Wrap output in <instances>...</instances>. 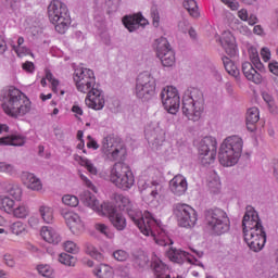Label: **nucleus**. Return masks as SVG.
Masks as SVG:
<instances>
[{
    "mask_svg": "<svg viewBox=\"0 0 278 278\" xmlns=\"http://www.w3.org/2000/svg\"><path fill=\"white\" fill-rule=\"evenodd\" d=\"M243 238L249 249L254 253H260L266 247V230L260 219V214L251 205L245 207L242 219Z\"/></svg>",
    "mask_w": 278,
    "mask_h": 278,
    "instance_id": "f257e3e1",
    "label": "nucleus"
},
{
    "mask_svg": "<svg viewBox=\"0 0 278 278\" xmlns=\"http://www.w3.org/2000/svg\"><path fill=\"white\" fill-rule=\"evenodd\" d=\"M130 220L135 223L136 227L143 233V236H152L154 238L156 244L160 247H166L168 244H173V240L168 239L166 237V231L162 226H160V223L153 218V215L150 214L149 216H143L142 211L136 210V208H128L126 211Z\"/></svg>",
    "mask_w": 278,
    "mask_h": 278,
    "instance_id": "f03ea898",
    "label": "nucleus"
},
{
    "mask_svg": "<svg viewBox=\"0 0 278 278\" xmlns=\"http://www.w3.org/2000/svg\"><path fill=\"white\" fill-rule=\"evenodd\" d=\"M1 99L3 112L12 118H18V116H25L31 112V101L15 87L3 89Z\"/></svg>",
    "mask_w": 278,
    "mask_h": 278,
    "instance_id": "7ed1b4c3",
    "label": "nucleus"
},
{
    "mask_svg": "<svg viewBox=\"0 0 278 278\" xmlns=\"http://www.w3.org/2000/svg\"><path fill=\"white\" fill-rule=\"evenodd\" d=\"M244 141L239 136L227 137L220 144L218 161L222 166H236L242 157Z\"/></svg>",
    "mask_w": 278,
    "mask_h": 278,
    "instance_id": "20e7f679",
    "label": "nucleus"
},
{
    "mask_svg": "<svg viewBox=\"0 0 278 278\" xmlns=\"http://www.w3.org/2000/svg\"><path fill=\"white\" fill-rule=\"evenodd\" d=\"M204 225L213 236H223V233H227L231 229L229 215L220 207L204 211Z\"/></svg>",
    "mask_w": 278,
    "mask_h": 278,
    "instance_id": "39448f33",
    "label": "nucleus"
},
{
    "mask_svg": "<svg viewBox=\"0 0 278 278\" xmlns=\"http://www.w3.org/2000/svg\"><path fill=\"white\" fill-rule=\"evenodd\" d=\"M205 99L203 92L198 88L188 89L182 97V114L187 116L189 121L197 123L203 114V105Z\"/></svg>",
    "mask_w": 278,
    "mask_h": 278,
    "instance_id": "423d86ee",
    "label": "nucleus"
},
{
    "mask_svg": "<svg viewBox=\"0 0 278 278\" xmlns=\"http://www.w3.org/2000/svg\"><path fill=\"white\" fill-rule=\"evenodd\" d=\"M48 17L50 23L54 25L58 34H66L68 27H71V14L68 13V7L60 0H53L48 5Z\"/></svg>",
    "mask_w": 278,
    "mask_h": 278,
    "instance_id": "0eeeda50",
    "label": "nucleus"
},
{
    "mask_svg": "<svg viewBox=\"0 0 278 278\" xmlns=\"http://www.w3.org/2000/svg\"><path fill=\"white\" fill-rule=\"evenodd\" d=\"M110 179L116 188L121 190H129L134 186L136 179L134 173L129 170V166L123 163H115L111 168Z\"/></svg>",
    "mask_w": 278,
    "mask_h": 278,
    "instance_id": "6e6552de",
    "label": "nucleus"
},
{
    "mask_svg": "<svg viewBox=\"0 0 278 278\" xmlns=\"http://www.w3.org/2000/svg\"><path fill=\"white\" fill-rule=\"evenodd\" d=\"M173 215L178 223V227H184L185 229H192L197 225V220H199L197 211L186 203L174 204Z\"/></svg>",
    "mask_w": 278,
    "mask_h": 278,
    "instance_id": "1a4fd4ad",
    "label": "nucleus"
},
{
    "mask_svg": "<svg viewBox=\"0 0 278 278\" xmlns=\"http://www.w3.org/2000/svg\"><path fill=\"white\" fill-rule=\"evenodd\" d=\"M74 81L77 91L83 92V94H89V92H92L93 88H100L99 84H97L94 72L90 68H76L74 73Z\"/></svg>",
    "mask_w": 278,
    "mask_h": 278,
    "instance_id": "9d476101",
    "label": "nucleus"
},
{
    "mask_svg": "<svg viewBox=\"0 0 278 278\" xmlns=\"http://www.w3.org/2000/svg\"><path fill=\"white\" fill-rule=\"evenodd\" d=\"M217 150L218 142L214 137L206 136L199 142L198 153L204 166L214 163V160H216Z\"/></svg>",
    "mask_w": 278,
    "mask_h": 278,
    "instance_id": "9b49d317",
    "label": "nucleus"
},
{
    "mask_svg": "<svg viewBox=\"0 0 278 278\" xmlns=\"http://www.w3.org/2000/svg\"><path fill=\"white\" fill-rule=\"evenodd\" d=\"M153 47L156 51V56L159 58L163 66H175V51L173 50V48H170L168 39H166L165 37H161L154 41Z\"/></svg>",
    "mask_w": 278,
    "mask_h": 278,
    "instance_id": "f8f14e48",
    "label": "nucleus"
},
{
    "mask_svg": "<svg viewBox=\"0 0 278 278\" xmlns=\"http://www.w3.org/2000/svg\"><path fill=\"white\" fill-rule=\"evenodd\" d=\"M161 101L163 103L164 110L168 114H177L179 112V105L181 104V99L179 98V92L177 88L173 86L164 87L160 93Z\"/></svg>",
    "mask_w": 278,
    "mask_h": 278,
    "instance_id": "ddd939ff",
    "label": "nucleus"
},
{
    "mask_svg": "<svg viewBox=\"0 0 278 278\" xmlns=\"http://www.w3.org/2000/svg\"><path fill=\"white\" fill-rule=\"evenodd\" d=\"M109 216L110 223L117 231H125L127 228V219L123 213L118 212L111 203H104V213L102 216Z\"/></svg>",
    "mask_w": 278,
    "mask_h": 278,
    "instance_id": "4468645a",
    "label": "nucleus"
},
{
    "mask_svg": "<svg viewBox=\"0 0 278 278\" xmlns=\"http://www.w3.org/2000/svg\"><path fill=\"white\" fill-rule=\"evenodd\" d=\"M166 255L170 262H174V264H184V261L187 260L189 264H195L197 266H201V268H204L203 263L199 262L195 256L190 255V253L186 251H181L175 248H170Z\"/></svg>",
    "mask_w": 278,
    "mask_h": 278,
    "instance_id": "2eb2a0df",
    "label": "nucleus"
},
{
    "mask_svg": "<svg viewBox=\"0 0 278 278\" xmlns=\"http://www.w3.org/2000/svg\"><path fill=\"white\" fill-rule=\"evenodd\" d=\"M87 108L91 110H103L105 108V98H103V91L100 88H93L85 99Z\"/></svg>",
    "mask_w": 278,
    "mask_h": 278,
    "instance_id": "dca6fc26",
    "label": "nucleus"
},
{
    "mask_svg": "<svg viewBox=\"0 0 278 278\" xmlns=\"http://www.w3.org/2000/svg\"><path fill=\"white\" fill-rule=\"evenodd\" d=\"M80 201L81 203H84V205L90 207L91 210H93V212H97V214H100V216L105 214V203H99V200H97V197H94L92 192L83 191L80 193Z\"/></svg>",
    "mask_w": 278,
    "mask_h": 278,
    "instance_id": "f3484780",
    "label": "nucleus"
},
{
    "mask_svg": "<svg viewBox=\"0 0 278 278\" xmlns=\"http://www.w3.org/2000/svg\"><path fill=\"white\" fill-rule=\"evenodd\" d=\"M123 23L126 29L132 33L140 29V27H147V25H149V20L144 18L141 13H137L134 15H126L123 18Z\"/></svg>",
    "mask_w": 278,
    "mask_h": 278,
    "instance_id": "a211bd4d",
    "label": "nucleus"
},
{
    "mask_svg": "<svg viewBox=\"0 0 278 278\" xmlns=\"http://www.w3.org/2000/svg\"><path fill=\"white\" fill-rule=\"evenodd\" d=\"M169 190L175 197H184L188 191V180L182 175H176L169 181Z\"/></svg>",
    "mask_w": 278,
    "mask_h": 278,
    "instance_id": "6ab92c4d",
    "label": "nucleus"
},
{
    "mask_svg": "<svg viewBox=\"0 0 278 278\" xmlns=\"http://www.w3.org/2000/svg\"><path fill=\"white\" fill-rule=\"evenodd\" d=\"M62 216L73 233H77V231H84V222H81V217H79L78 214L71 211H63Z\"/></svg>",
    "mask_w": 278,
    "mask_h": 278,
    "instance_id": "aec40b11",
    "label": "nucleus"
},
{
    "mask_svg": "<svg viewBox=\"0 0 278 278\" xmlns=\"http://www.w3.org/2000/svg\"><path fill=\"white\" fill-rule=\"evenodd\" d=\"M222 46L224 47L229 58H236L238 55V46H236V37L231 33H226L222 39Z\"/></svg>",
    "mask_w": 278,
    "mask_h": 278,
    "instance_id": "412c9836",
    "label": "nucleus"
},
{
    "mask_svg": "<svg viewBox=\"0 0 278 278\" xmlns=\"http://www.w3.org/2000/svg\"><path fill=\"white\" fill-rule=\"evenodd\" d=\"M242 73L248 81H253V84L262 83V74L257 73V70H255L251 62H244L242 64Z\"/></svg>",
    "mask_w": 278,
    "mask_h": 278,
    "instance_id": "4be33fe9",
    "label": "nucleus"
},
{
    "mask_svg": "<svg viewBox=\"0 0 278 278\" xmlns=\"http://www.w3.org/2000/svg\"><path fill=\"white\" fill-rule=\"evenodd\" d=\"M40 235L49 244H60V242H62V237L52 227L43 226Z\"/></svg>",
    "mask_w": 278,
    "mask_h": 278,
    "instance_id": "5701e85b",
    "label": "nucleus"
},
{
    "mask_svg": "<svg viewBox=\"0 0 278 278\" xmlns=\"http://www.w3.org/2000/svg\"><path fill=\"white\" fill-rule=\"evenodd\" d=\"M258 122H260V109L255 106L249 109L245 117L248 131H255V129H257Z\"/></svg>",
    "mask_w": 278,
    "mask_h": 278,
    "instance_id": "b1692460",
    "label": "nucleus"
},
{
    "mask_svg": "<svg viewBox=\"0 0 278 278\" xmlns=\"http://www.w3.org/2000/svg\"><path fill=\"white\" fill-rule=\"evenodd\" d=\"M25 142V137L21 135H12L0 138V147H23Z\"/></svg>",
    "mask_w": 278,
    "mask_h": 278,
    "instance_id": "393cba45",
    "label": "nucleus"
},
{
    "mask_svg": "<svg viewBox=\"0 0 278 278\" xmlns=\"http://www.w3.org/2000/svg\"><path fill=\"white\" fill-rule=\"evenodd\" d=\"M136 88H155V78L149 72L140 73L136 79Z\"/></svg>",
    "mask_w": 278,
    "mask_h": 278,
    "instance_id": "a878e982",
    "label": "nucleus"
},
{
    "mask_svg": "<svg viewBox=\"0 0 278 278\" xmlns=\"http://www.w3.org/2000/svg\"><path fill=\"white\" fill-rule=\"evenodd\" d=\"M222 62L224 64L225 70L227 71V73L229 75H231L232 77H235L236 81H240V70H238V66H236V64H233V61L227 56H223L222 58Z\"/></svg>",
    "mask_w": 278,
    "mask_h": 278,
    "instance_id": "bb28decb",
    "label": "nucleus"
},
{
    "mask_svg": "<svg viewBox=\"0 0 278 278\" xmlns=\"http://www.w3.org/2000/svg\"><path fill=\"white\" fill-rule=\"evenodd\" d=\"M135 94L142 101H149L155 94V87H135Z\"/></svg>",
    "mask_w": 278,
    "mask_h": 278,
    "instance_id": "cd10ccee",
    "label": "nucleus"
},
{
    "mask_svg": "<svg viewBox=\"0 0 278 278\" xmlns=\"http://www.w3.org/2000/svg\"><path fill=\"white\" fill-rule=\"evenodd\" d=\"M93 274L99 278H113L114 270L106 264H102L93 269Z\"/></svg>",
    "mask_w": 278,
    "mask_h": 278,
    "instance_id": "c85d7f7f",
    "label": "nucleus"
},
{
    "mask_svg": "<svg viewBox=\"0 0 278 278\" xmlns=\"http://www.w3.org/2000/svg\"><path fill=\"white\" fill-rule=\"evenodd\" d=\"M182 5L192 18H199V16H201V13L199 12V4H197L194 0H186Z\"/></svg>",
    "mask_w": 278,
    "mask_h": 278,
    "instance_id": "c756f323",
    "label": "nucleus"
},
{
    "mask_svg": "<svg viewBox=\"0 0 278 278\" xmlns=\"http://www.w3.org/2000/svg\"><path fill=\"white\" fill-rule=\"evenodd\" d=\"M114 142H116V140L114 139V137H112V135L106 136L103 140H102V148L101 151L102 153H104V155H110V153L112 152V150L116 147L114 144Z\"/></svg>",
    "mask_w": 278,
    "mask_h": 278,
    "instance_id": "7c9ffc66",
    "label": "nucleus"
},
{
    "mask_svg": "<svg viewBox=\"0 0 278 278\" xmlns=\"http://www.w3.org/2000/svg\"><path fill=\"white\" fill-rule=\"evenodd\" d=\"M39 214L43 223H47L48 225H51V223H53V208L47 205H41L39 207Z\"/></svg>",
    "mask_w": 278,
    "mask_h": 278,
    "instance_id": "2f4dec72",
    "label": "nucleus"
},
{
    "mask_svg": "<svg viewBox=\"0 0 278 278\" xmlns=\"http://www.w3.org/2000/svg\"><path fill=\"white\" fill-rule=\"evenodd\" d=\"M126 153L127 151L125 148H123V146H115L109 155H106V157L112 162H116L117 160H121V157H123Z\"/></svg>",
    "mask_w": 278,
    "mask_h": 278,
    "instance_id": "473e14b6",
    "label": "nucleus"
},
{
    "mask_svg": "<svg viewBox=\"0 0 278 278\" xmlns=\"http://www.w3.org/2000/svg\"><path fill=\"white\" fill-rule=\"evenodd\" d=\"M0 210L7 212V214H12V210H14V200L10 199V197L0 198Z\"/></svg>",
    "mask_w": 278,
    "mask_h": 278,
    "instance_id": "72a5a7b5",
    "label": "nucleus"
},
{
    "mask_svg": "<svg viewBox=\"0 0 278 278\" xmlns=\"http://www.w3.org/2000/svg\"><path fill=\"white\" fill-rule=\"evenodd\" d=\"M85 251L87 255H90V257H93V260H97L98 262H101V260H103V254H101L99 250H97V248L92 245V243H86Z\"/></svg>",
    "mask_w": 278,
    "mask_h": 278,
    "instance_id": "f704fd0d",
    "label": "nucleus"
},
{
    "mask_svg": "<svg viewBox=\"0 0 278 278\" xmlns=\"http://www.w3.org/2000/svg\"><path fill=\"white\" fill-rule=\"evenodd\" d=\"M11 214H13L15 218H27V216H29V208L26 205L21 204L13 208Z\"/></svg>",
    "mask_w": 278,
    "mask_h": 278,
    "instance_id": "c9c22d12",
    "label": "nucleus"
},
{
    "mask_svg": "<svg viewBox=\"0 0 278 278\" xmlns=\"http://www.w3.org/2000/svg\"><path fill=\"white\" fill-rule=\"evenodd\" d=\"M151 268L152 270H154L156 277L160 275H164V273H166V264H164V262H162V260H154L152 263H151Z\"/></svg>",
    "mask_w": 278,
    "mask_h": 278,
    "instance_id": "e433bc0d",
    "label": "nucleus"
},
{
    "mask_svg": "<svg viewBox=\"0 0 278 278\" xmlns=\"http://www.w3.org/2000/svg\"><path fill=\"white\" fill-rule=\"evenodd\" d=\"M59 262L65 266H75L77 258L67 253H61L59 255Z\"/></svg>",
    "mask_w": 278,
    "mask_h": 278,
    "instance_id": "4c0bfd02",
    "label": "nucleus"
},
{
    "mask_svg": "<svg viewBox=\"0 0 278 278\" xmlns=\"http://www.w3.org/2000/svg\"><path fill=\"white\" fill-rule=\"evenodd\" d=\"M62 202L68 207H77L79 205V198L76 195L66 194L62 198Z\"/></svg>",
    "mask_w": 278,
    "mask_h": 278,
    "instance_id": "58836bf2",
    "label": "nucleus"
},
{
    "mask_svg": "<svg viewBox=\"0 0 278 278\" xmlns=\"http://www.w3.org/2000/svg\"><path fill=\"white\" fill-rule=\"evenodd\" d=\"M121 1L123 0H105L108 13L114 14V12H118V8H121Z\"/></svg>",
    "mask_w": 278,
    "mask_h": 278,
    "instance_id": "ea45409f",
    "label": "nucleus"
},
{
    "mask_svg": "<svg viewBox=\"0 0 278 278\" xmlns=\"http://www.w3.org/2000/svg\"><path fill=\"white\" fill-rule=\"evenodd\" d=\"M9 194L13 199H15V201H21V197H23V189H21V187H18V185H12L9 188Z\"/></svg>",
    "mask_w": 278,
    "mask_h": 278,
    "instance_id": "a19ab883",
    "label": "nucleus"
},
{
    "mask_svg": "<svg viewBox=\"0 0 278 278\" xmlns=\"http://www.w3.org/2000/svg\"><path fill=\"white\" fill-rule=\"evenodd\" d=\"M80 166H85L91 175H97V167H94V164L88 159L80 157Z\"/></svg>",
    "mask_w": 278,
    "mask_h": 278,
    "instance_id": "79ce46f5",
    "label": "nucleus"
},
{
    "mask_svg": "<svg viewBox=\"0 0 278 278\" xmlns=\"http://www.w3.org/2000/svg\"><path fill=\"white\" fill-rule=\"evenodd\" d=\"M37 270L42 277H53V268L49 265H38Z\"/></svg>",
    "mask_w": 278,
    "mask_h": 278,
    "instance_id": "37998d69",
    "label": "nucleus"
},
{
    "mask_svg": "<svg viewBox=\"0 0 278 278\" xmlns=\"http://www.w3.org/2000/svg\"><path fill=\"white\" fill-rule=\"evenodd\" d=\"M151 18L153 27H160V11L157 10V5L151 8Z\"/></svg>",
    "mask_w": 278,
    "mask_h": 278,
    "instance_id": "c03bdc74",
    "label": "nucleus"
},
{
    "mask_svg": "<svg viewBox=\"0 0 278 278\" xmlns=\"http://www.w3.org/2000/svg\"><path fill=\"white\" fill-rule=\"evenodd\" d=\"M11 231L15 236H21L25 231V224L22 222H15L11 225Z\"/></svg>",
    "mask_w": 278,
    "mask_h": 278,
    "instance_id": "a18cd8bd",
    "label": "nucleus"
},
{
    "mask_svg": "<svg viewBox=\"0 0 278 278\" xmlns=\"http://www.w3.org/2000/svg\"><path fill=\"white\" fill-rule=\"evenodd\" d=\"M22 179L26 187L29 188L31 184H34L38 178H36V176L29 172H24L22 175Z\"/></svg>",
    "mask_w": 278,
    "mask_h": 278,
    "instance_id": "49530a36",
    "label": "nucleus"
},
{
    "mask_svg": "<svg viewBox=\"0 0 278 278\" xmlns=\"http://www.w3.org/2000/svg\"><path fill=\"white\" fill-rule=\"evenodd\" d=\"M117 201H119L121 205H123L126 212H128V210H131L134 207V205H131V200H129L127 197L123 194L117 195Z\"/></svg>",
    "mask_w": 278,
    "mask_h": 278,
    "instance_id": "de8ad7c7",
    "label": "nucleus"
},
{
    "mask_svg": "<svg viewBox=\"0 0 278 278\" xmlns=\"http://www.w3.org/2000/svg\"><path fill=\"white\" fill-rule=\"evenodd\" d=\"M0 173H7V175H14V165L5 162H0Z\"/></svg>",
    "mask_w": 278,
    "mask_h": 278,
    "instance_id": "09e8293b",
    "label": "nucleus"
},
{
    "mask_svg": "<svg viewBox=\"0 0 278 278\" xmlns=\"http://www.w3.org/2000/svg\"><path fill=\"white\" fill-rule=\"evenodd\" d=\"M64 249L67 253H73L75 255V253H79V248L77 247V244L73 241H67L64 243Z\"/></svg>",
    "mask_w": 278,
    "mask_h": 278,
    "instance_id": "8fccbe9b",
    "label": "nucleus"
},
{
    "mask_svg": "<svg viewBox=\"0 0 278 278\" xmlns=\"http://www.w3.org/2000/svg\"><path fill=\"white\" fill-rule=\"evenodd\" d=\"M114 260L117 262H127V257H129V254L123 250H117L113 253Z\"/></svg>",
    "mask_w": 278,
    "mask_h": 278,
    "instance_id": "3c124183",
    "label": "nucleus"
},
{
    "mask_svg": "<svg viewBox=\"0 0 278 278\" xmlns=\"http://www.w3.org/2000/svg\"><path fill=\"white\" fill-rule=\"evenodd\" d=\"M46 79L51 83L52 90L55 92V90H58V86H60V80L53 78V74L51 73V71L46 72Z\"/></svg>",
    "mask_w": 278,
    "mask_h": 278,
    "instance_id": "603ef678",
    "label": "nucleus"
},
{
    "mask_svg": "<svg viewBox=\"0 0 278 278\" xmlns=\"http://www.w3.org/2000/svg\"><path fill=\"white\" fill-rule=\"evenodd\" d=\"M152 184H153V186H155V188L151 191V197H153V199H157V197L160 195V192H162L164 190V186H162L155 181Z\"/></svg>",
    "mask_w": 278,
    "mask_h": 278,
    "instance_id": "864d4df0",
    "label": "nucleus"
},
{
    "mask_svg": "<svg viewBox=\"0 0 278 278\" xmlns=\"http://www.w3.org/2000/svg\"><path fill=\"white\" fill-rule=\"evenodd\" d=\"M79 177L81 179V181L85 184V186H87V188H89L90 190H97V187H94V185L92 184V181H90V179H88V177H86V175L81 174V172H79Z\"/></svg>",
    "mask_w": 278,
    "mask_h": 278,
    "instance_id": "5fc2aeb1",
    "label": "nucleus"
},
{
    "mask_svg": "<svg viewBox=\"0 0 278 278\" xmlns=\"http://www.w3.org/2000/svg\"><path fill=\"white\" fill-rule=\"evenodd\" d=\"M249 55H250V60H251L252 64H253L254 62H258V60H260V53L257 52V49H255V48H250V49H249Z\"/></svg>",
    "mask_w": 278,
    "mask_h": 278,
    "instance_id": "6e6d98bb",
    "label": "nucleus"
},
{
    "mask_svg": "<svg viewBox=\"0 0 278 278\" xmlns=\"http://www.w3.org/2000/svg\"><path fill=\"white\" fill-rule=\"evenodd\" d=\"M96 229L100 231V233H103L104 236H106V238L110 236L109 235L110 228H108L105 224H96Z\"/></svg>",
    "mask_w": 278,
    "mask_h": 278,
    "instance_id": "4d7b16f0",
    "label": "nucleus"
},
{
    "mask_svg": "<svg viewBox=\"0 0 278 278\" xmlns=\"http://www.w3.org/2000/svg\"><path fill=\"white\" fill-rule=\"evenodd\" d=\"M11 10L16 12V10H21V0H7Z\"/></svg>",
    "mask_w": 278,
    "mask_h": 278,
    "instance_id": "13d9d810",
    "label": "nucleus"
},
{
    "mask_svg": "<svg viewBox=\"0 0 278 278\" xmlns=\"http://www.w3.org/2000/svg\"><path fill=\"white\" fill-rule=\"evenodd\" d=\"M4 264L7 266H9L10 268H14V266L16 265V262H14V257H12V255L5 254L4 255Z\"/></svg>",
    "mask_w": 278,
    "mask_h": 278,
    "instance_id": "bf43d9fd",
    "label": "nucleus"
},
{
    "mask_svg": "<svg viewBox=\"0 0 278 278\" xmlns=\"http://www.w3.org/2000/svg\"><path fill=\"white\" fill-rule=\"evenodd\" d=\"M262 98L264 99L265 103H267V105L271 106L273 103H275V100L273 99V96H270V93L264 91L262 93Z\"/></svg>",
    "mask_w": 278,
    "mask_h": 278,
    "instance_id": "052dcab7",
    "label": "nucleus"
},
{
    "mask_svg": "<svg viewBox=\"0 0 278 278\" xmlns=\"http://www.w3.org/2000/svg\"><path fill=\"white\" fill-rule=\"evenodd\" d=\"M238 17L241 20V21H249V11H247V9H241L238 11Z\"/></svg>",
    "mask_w": 278,
    "mask_h": 278,
    "instance_id": "680f3d73",
    "label": "nucleus"
},
{
    "mask_svg": "<svg viewBox=\"0 0 278 278\" xmlns=\"http://www.w3.org/2000/svg\"><path fill=\"white\" fill-rule=\"evenodd\" d=\"M261 55H262L264 62H268V60H270V49L262 48Z\"/></svg>",
    "mask_w": 278,
    "mask_h": 278,
    "instance_id": "e2e57ef3",
    "label": "nucleus"
},
{
    "mask_svg": "<svg viewBox=\"0 0 278 278\" xmlns=\"http://www.w3.org/2000/svg\"><path fill=\"white\" fill-rule=\"evenodd\" d=\"M268 68L273 75H276L278 77V62L274 61L268 64Z\"/></svg>",
    "mask_w": 278,
    "mask_h": 278,
    "instance_id": "0e129e2a",
    "label": "nucleus"
},
{
    "mask_svg": "<svg viewBox=\"0 0 278 278\" xmlns=\"http://www.w3.org/2000/svg\"><path fill=\"white\" fill-rule=\"evenodd\" d=\"M35 65H34V63H31V62H29V61H27V62H25L24 64H23V70L24 71H26V73H34V71H35Z\"/></svg>",
    "mask_w": 278,
    "mask_h": 278,
    "instance_id": "69168bd1",
    "label": "nucleus"
},
{
    "mask_svg": "<svg viewBox=\"0 0 278 278\" xmlns=\"http://www.w3.org/2000/svg\"><path fill=\"white\" fill-rule=\"evenodd\" d=\"M8 51V43L5 42V38L0 35V54H3Z\"/></svg>",
    "mask_w": 278,
    "mask_h": 278,
    "instance_id": "338daca9",
    "label": "nucleus"
},
{
    "mask_svg": "<svg viewBox=\"0 0 278 278\" xmlns=\"http://www.w3.org/2000/svg\"><path fill=\"white\" fill-rule=\"evenodd\" d=\"M28 188L29 190H42V182L37 178Z\"/></svg>",
    "mask_w": 278,
    "mask_h": 278,
    "instance_id": "774afa93",
    "label": "nucleus"
}]
</instances>
